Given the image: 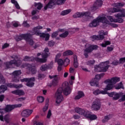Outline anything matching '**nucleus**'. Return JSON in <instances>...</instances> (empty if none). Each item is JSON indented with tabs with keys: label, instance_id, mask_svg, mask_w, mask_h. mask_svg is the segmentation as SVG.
<instances>
[{
	"label": "nucleus",
	"instance_id": "nucleus-1",
	"mask_svg": "<svg viewBox=\"0 0 125 125\" xmlns=\"http://www.w3.org/2000/svg\"><path fill=\"white\" fill-rule=\"evenodd\" d=\"M62 92L66 96L71 94L72 92V89L70 86H69V83L68 82H64L62 84V88H59L56 93V103L57 104H60L62 101L64 100L63 95H62Z\"/></svg>",
	"mask_w": 125,
	"mask_h": 125
},
{
	"label": "nucleus",
	"instance_id": "nucleus-2",
	"mask_svg": "<svg viewBox=\"0 0 125 125\" xmlns=\"http://www.w3.org/2000/svg\"><path fill=\"white\" fill-rule=\"evenodd\" d=\"M112 12L113 13L115 12H121L116 15H115L114 16L115 18H113V17L111 16H107V18L110 21V22H114V23H123L124 20L122 18L125 17V9H122V10L119 8H117L113 7L112 9Z\"/></svg>",
	"mask_w": 125,
	"mask_h": 125
},
{
	"label": "nucleus",
	"instance_id": "nucleus-3",
	"mask_svg": "<svg viewBox=\"0 0 125 125\" xmlns=\"http://www.w3.org/2000/svg\"><path fill=\"white\" fill-rule=\"evenodd\" d=\"M75 111L78 114L83 116L86 119H89L90 121H94L97 119V116L94 114H91L90 111L86 110L83 109L81 108L76 107L75 109Z\"/></svg>",
	"mask_w": 125,
	"mask_h": 125
},
{
	"label": "nucleus",
	"instance_id": "nucleus-4",
	"mask_svg": "<svg viewBox=\"0 0 125 125\" xmlns=\"http://www.w3.org/2000/svg\"><path fill=\"white\" fill-rule=\"evenodd\" d=\"M32 37L30 33H24L20 35H17L15 38L16 42H20L22 40H24L26 42H28L30 45L34 44V41L32 39Z\"/></svg>",
	"mask_w": 125,
	"mask_h": 125
},
{
	"label": "nucleus",
	"instance_id": "nucleus-5",
	"mask_svg": "<svg viewBox=\"0 0 125 125\" xmlns=\"http://www.w3.org/2000/svg\"><path fill=\"white\" fill-rule=\"evenodd\" d=\"M42 26L39 25L34 27L33 31H34L35 35L39 36L40 38H42V39H45V41L47 42V41L49 40L50 35L48 33H42L40 30H42Z\"/></svg>",
	"mask_w": 125,
	"mask_h": 125
},
{
	"label": "nucleus",
	"instance_id": "nucleus-6",
	"mask_svg": "<svg viewBox=\"0 0 125 125\" xmlns=\"http://www.w3.org/2000/svg\"><path fill=\"white\" fill-rule=\"evenodd\" d=\"M99 23H103V24H109V21L107 20V18L105 17H97L96 19H94L89 24V27L93 28L98 26Z\"/></svg>",
	"mask_w": 125,
	"mask_h": 125
},
{
	"label": "nucleus",
	"instance_id": "nucleus-7",
	"mask_svg": "<svg viewBox=\"0 0 125 125\" xmlns=\"http://www.w3.org/2000/svg\"><path fill=\"white\" fill-rule=\"evenodd\" d=\"M21 64H22V61L20 60H12L9 62H4V65L6 69H12L14 68L13 65H15L16 67H20Z\"/></svg>",
	"mask_w": 125,
	"mask_h": 125
},
{
	"label": "nucleus",
	"instance_id": "nucleus-8",
	"mask_svg": "<svg viewBox=\"0 0 125 125\" xmlns=\"http://www.w3.org/2000/svg\"><path fill=\"white\" fill-rule=\"evenodd\" d=\"M65 0H50L49 2L44 7V9L47 10L48 8H53V6L55 4L61 5L62 3H65Z\"/></svg>",
	"mask_w": 125,
	"mask_h": 125
},
{
	"label": "nucleus",
	"instance_id": "nucleus-9",
	"mask_svg": "<svg viewBox=\"0 0 125 125\" xmlns=\"http://www.w3.org/2000/svg\"><path fill=\"white\" fill-rule=\"evenodd\" d=\"M22 104H7L4 108H0V114H3V111H5L6 113H9V112H11L12 110L15 109V108H20Z\"/></svg>",
	"mask_w": 125,
	"mask_h": 125
},
{
	"label": "nucleus",
	"instance_id": "nucleus-10",
	"mask_svg": "<svg viewBox=\"0 0 125 125\" xmlns=\"http://www.w3.org/2000/svg\"><path fill=\"white\" fill-rule=\"evenodd\" d=\"M98 45H89L88 47H86L83 51V55L85 58H88V55L91 53L93 50H97L98 49Z\"/></svg>",
	"mask_w": 125,
	"mask_h": 125
},
{
	"label": "nucleus",
	"instance_id": "nucleus-11",
	"mask_svg": "<svg viewBox=\"0 0 125 125\" xmlns=\"http://www.w3.org/2000/svg\"><path fill=\"white\" fill-rule=\"evenodd\" d=\"M34 60L36 61V62H39V63H45V59H42V58L38 57H29L28 56H26L23 59V61H27L28 62H34Z\"/></svg>",
	"mask_w": 125,
	"mask_h": 125
},
{
	"label": "nucleus",
	"instance_id": "nucleus-12",
	"mask_svg": "<svg viewBox=\"0 0 125 125\" xmlns=\"http://www.w3.org/2000/svg\"><path fill=\"white\" fill-rule=\"evenodd\" d=\"M35 81L36 79L34 77H31L30 78H23V79L21 80V82L22 83H24V82L27 83L26 85L28 87H33V86L35 85V83H34V82Z\"/></svg>",
	"mask_w": 125,
	"mask_h": 125
},
{
	"label": "nucleus",
	"instance_id": "nucleus-13",
	"mask_svg": "<svg viewBox=\"0 0 125 125\" xmlns=\"http://www.w3.org/2000/svg\"><path fill=\"white\" fill-rule=\"evenodd\" d=\"M49 78L50 79V80H52V83H48L47 85L48 86H50L51 87L52 85L53 86H56L58 83V75H49Z\"/></svg>",
	"mask_w": 125,
	"mask_h": 125
},
{
	"label": "nucleus",
	"instance_id": "nucleus-14",
	"mask_svg": "<svg viewBox=\"0 0 125 125\" xmlns=\"http://www.w3.org/2000/svg\"><path fill=\"white\" fill-rule=\"evenodd\" d=\"M22 74L21 70H15L11 73V76L14 77L13 78V82L14 83H18L19 82V76Z\"/></svg>",
	"mask_w": 125,
	"mask_h": 125
},
{
	"label": "nucleus",
	"instance_id": "nucleus-15",
	"mask_svg": "<svg viewBox=\"0 0 125 125\" xmlns=\"http://www.w3.org/2000/svg\"><path fill=\"white\" fill-rule=\"evenodd\" d=\"M89 17L90 16V12H77L74 15H73V18H82V17Z\"/></svg>",
	"mask_w": 125,
	"mask_h": 125
},
{
	"label": "nucleus",
	"instance_id": "nucleus-16",
	"mask_svg": "<svg viewBox=\"0 0 125 125\" xmlns=\"http://www.w3.org/2000/svg\"><path fill=\"white\" fill-rule=\"evenodd\" d=\"M109 97H112L113 100H119L121 98V96H123V93H117V92H111L108 93Z\"/></svg>",
	"mask_w": 125,
	"mask_h": 125
},
{
	"label": "nucleus",
	"instance_id": "nucleus-17",
	"mask_svg": "<svg viewBox=\"0 0 125 125\" xmlns=\"http://www.w3.org/2000/svg\"><path fill=\"white\" fill-rule=\"evenodd\" d=\"M103 4V1L102 0H97L94 3L92 7L91 8V11L94 12L95 10L98 9L99 7H101Z\"/></svg>",
	"mask_w": 125,
	"mask_h": 125
},
{
	"label": "nucleus",
	"instance_id": "nucleus-18",
	"mask_svg": "<svg viewBox=\"0 0 125 125\" xmlns=\"http://www.w3.org/2000/svg\"><path fill=\"white\" fill-rule=\"evenodd\" d=\"M100 108H101V103L100 101H95L93 102L92 109L94 111H98L100 110Z\"/></svg>",
	"mask_w": 125,
	"mask_h": 125
},
{
	"label": "nucleus",
	"instance_id": "nucleus-19",
	"mask_svg": "<svg viewBox=\"0 0 125 125\" xmlns=\"http://www.w3.org/2000/svg\"><path fill=\"white\" fill-rule=\"evenodd\" d=\"M120 80L121 79H120V78L115 77L112 78L111 79H108L107 80H106L104 81V83H109L116 84L117 83H119V82H120Z\"/></svg>",
	"mask_w": 125,
	"mask_h": 125
},
{
	"label": "nucleus",
	"instance_id": "nucleus-20",
	"mask_svg": "<svg viewBox=\"0 0 125 125\" xmlns=\"http://www.w3.org/2000/svg\"><path fill=\"white\" fill-rule=\"evenodd\" d=\"M33 113V110L25 109L22 111L21 116L24 118H28Z\"/></svg>",
	"mask_w": 125,
	"mask_h": 125
},
{
	"label": "nucleus",
	"instance_id": "nucleus-21",
	"mask_svg": "<svg viewBox=\"0 0 125 125\" xmlns=\"http://www.w3.org/2000/svg\"><path fill=\"white\" fill-rule=\"evenodd\" d=\"M26 66L27 67V70H28L29 72H31L33 75L37 74V70L36 69V67L33 66L32 65V64L29 63H27Z\"/></svg>",
	"mask_w": 125,
	"mask_h": 125
},
{
	"label": "nucleus",
	"instance_id": "nucleus-22",
	"mask_svg": "<svg viewBox=\"0 0 125 125\" xmlns=\"http://www.w3.org/2000/svg\"><path fill=\"white\" fill-rule=\"evenodd\" d=\"M103 67H104V63L101 62L99 65H96L95 66V72H97V73L102 72Z\"/></svg>",
	"mask_w": 125,
	"mask_h": 125
},
{
	"label": "nucleus",
	"instance_id": "nucleus-23",
	"mask_svg": "<svg viewBox=\"0 0 125 125\" xmlns=\"http://www.w3.org/2000/svg\"><path fill=\"white\" fill-rule=\"evenodd\" d=\"M44 53H42V59L45 60V62H46V58L49 56V49L47 47L45 48L44 50Z\"/></svg>",
	"mask_w": 125,
	"mask_h": 125
},
{
	"label": "nucleus",
	"instance_id": "nucleus-24",
	"mask_svg": "<svg viewBox=\"0 0 125 125\" xmlns=\"http://www.w3.org/2000/svg\"><path fill=\"white\" fill-rule=\"evenodd\" d=\"M104 63V66L102 68V72H107V70L110 67V65H108L110 63V61H107L106 62H103Z\"/></svg>",
	"mask_w": 125,
	"mask_h": 125
},
{
	"label": "nucleus",
	"instance_id": "nucleus-25",
	"mask_svg": "<svg viewBox=\"0 0 125 125\" xmlns=\"http://www.w3.org/2000/svg\"><path fill=\"white\" fill-rule=\"evenodd\" d=\"M8 87H10V88H21V87H23V85L21 84H12V83H8L6 84Z\"/></svg>",
	"mask_w": 125,
	"mask_h": 125
},
{
	"label": "nucleus",
	"instance_id": "nucleus-26",
	"mask_svg": "<svg viewBox=\"0 0 125 125\" xmlns=\"http://www.w3.org/2000/svg\"><path fill=\"white\" fill-rule=\"evenodd\" d=\"M11 93H12V94H15V95H19L20 96L21 95H24V94H25L24 91L20 89L12 91Z\"/></svg>",
	"mask_w": 125,
	"mask_h": 125
},
{
	"label": "nucleus",
	"instance_id": "nucleus-27",
	"mask_svg": "<svg viewBox=\"0 0 125 125\" xmlns=\"http://www.w3.org/2000/svg\"><path fill=\"white\" fill-rule=\"evenodd\" d=\"M91 38L93 40V41H100L104 39V35H93Z\"/></svg>",
	"mask_w": 125,
	"mask_h": 125
},
{
	"label": "nucleus",
	"instance_id": "nucleus-28",
	"mask_svg": "<svg viewBox=\"0 0 125 125\" xmlns=\"http://www.w3.org/2000/svg\"><path fill=\"white\" fill-rule=\"evenodd\" d=\"M84 96V93H83V92L82 91H79L78 92V95L75 96V97L74 98V99L75 100H78L79 99H81V98H82V97H83Z\"/></svg>",
	"mask_w": 125,
	"mask_h": 125
},
{
	"label": "nucleus",
	"instance_id": "nucleus-29",
	"mask_svg": "<svg viewBox=\"0 0 125 125\" xmlns=\"http://www.w3.org/2000/svg\"><path fill=\"white\" fill-rule=\"evenodd\" d=\"M111 119V115H108L104 116V119L102 120V123L105 124V123H107L109 122Z\"/></svg>",
	"mask_w": 125,
	"mask_h": 125
},
{
	"label": "nucleus",
	"instance_id": "nucleus-30",
	"mask_svg": "<svg viewBox=\"0 0 125 125\" xmlns=\"http://www.w3.org/2000/svg\"><path fill=\"white\" fill-rule=\"evenodd\" d=\"M115 89H125V87H124V84H123V82H120V83H117L115 86Z\"/></svg>",
	"mask_w": 125,
	"mask_h": 125
},
{
	"label": "nucleus",
	"instance_id": "nucleus-31",
	"mask_svg": "<svg viewBox=\"0 0 125 125\" xmlns=\"http://www.w3.org/2000/svg\"><path fill=\"white\" fill-rule=\"evenodd\" d=\"M74 53L70 50H66L63 53L62 55L63 56H68L73 55Z\"/></svg>",
	"mask_w": 125,
	"mask_h": 125
},
{
	"label": "nucleus",
	"instance_id": "nucleus-32",
	"mask_svg": "<svg viewBox=\"0 0 125 125\" xmlns=\"http://www.w3.org/2000/svg\"><path fill=\"white\" fill-rule=\"evenodd\" d=\"M114 7H117V8H119V7H124L125 6V3L122 2H117L114 3L113 4Z\"/></svg>",
	"mask_w": 125,
	"mask_h": 125
},
{
	"label": "nucleus",
	"instance_id": "nucleus-33",
	"mask_svg": "<svg viewBox=\"0 0 125 125\" xmlns=\"http://www.w3.org/2000/svg\"><path fill=\"white\" fill-rule=\"evenodd\" d=\"M74 67L76 69L79 67V62H78V58H77V56H75L74 57Z\"/></svg>",
	"mask_w": 125,
	"mask_h": 125
},
{
	"label": "nucleus",
	"instance_id": "nucleus-34",
	"mask_svg": "<svg viewBox=\"0 0 125 125\" xmlns=\"http://www.w3.org/2000/svg\"><path fill=\"white\" fill-rule=\"evenodd\" d=\"M7 90V87L5 85H1L0 86V93H4V91Z\"/></svg>",
	"mask_w": 125,
	"mask_h": 125
},
{
	"label": "nucleus",
	"instance_id": "nucleus-35",
	"mask_svg": "<svg viewBox=\"0 0 125 125\" xmlns=\"http://www.w3.org/2000/svg\"><path fill=\"white\" fill-rule=\"evenodd\" d=\"M114 87V84L112 83H108L106 86L105 87V90H111V89H113V88Z\"/></svg>",
	"mask_w": 125,
	"mask_h": 125
},
{
	"label": "nucleus",
	"instance_id": "nucleus-36",
	"mask_svg": "<svg viewBox=\"0 0 125 125\" xmlns=\"http://www.w3.org/2000/svg\"><path fill=\"white\" fill-rule=\"evenodd\" d=\"M72 11V10L71 9H67L65 10L62 11L61 15H62V16H65V15H67V14H69L70 12Z\"/></svg>",
	"mask_w": 125,
	"mask_h": 125
},
{
	"label": "nucleus",
	"instance_id": "nucleus-37",
	"mask_svg": "<svg viewBox=\"0 0 125 125\" xmlns=\"http://www.w3.org/2000/svg\"><path fill=\"white\" fill-rule=\"evenodd\" d=\"M68 36H69V32L68 31H66L64 33L61 34L59 35V37L60 38H67Z\"/></svg>",
	"mask_w": 125,
	"mask_h": 125
},
{
	"label": "nucleus",
	"instance_id": "nucleus-38",
	"mask_svg": "<svg viewBox=\"0 0 125 125\" xmlns=\"http://www.w3.org/2000/svg\"><path fill=\"white\" fill-rule=\"evenodd\" d=\"M35 6L36 7H37V9L38 10H41V9H42V8L43 5H42V4L41 3H35Z\"/></svg>",
	"mask_w": 125,
	"mask_h": 125
},
{
	"label": "nucleus",
	"instance_id": "nucleus-39",
	"mask_svg": "<svg viewBox=\"0 0 125 125\" xmlns=\"http://www.w3.org/2000/svg\"><path fill=\"white\" fill-rule=\"evenodd\" d=\"M40 70H41V71H42V72H44V71H46V70H48L47 64H45L42 65L40 67Z\"/></svg>",
	"mask_w": 125,
	"mask_h": 125
},
{
	"label": "nucleus",
	"instance_id": "nucleus-40",
	"mask_svg": "<svg viewBox=\"0 0 125 125\" xmlns=\"http://www.w3.org/2000/svg\"><path fill=\"white\" fill-rule=\"evenodd\" d=\"M90 84L91 86H95V85L97 86L98 85V81L94 80L93 81L90 82Z\"/></svg>",
	"mask_w": 125,
	"mask_h": 125
},
{
	"label": "nucleus",
	"instance_id": "nucleus-41",
	"mask_svg": "<svg viewBox=\"0 0 125 125\" xmlns=\"http://www.w3.org/2000/svg\"><path fill=\"white\" fill-rule=\"evenodd\" d=\"M94 63H95V61L89 60V61H88L86 62V65H88V66H92V65H94Z\"/></svg>",
	"mask_w": 125,
	"mask_h": 125
},
{
	"label": "nucleus",
	"instance_id": "nucleus-42",
	"mask_svg": "<svg viewBox=\"0 0 125 125\" xmlns=\"http://www.w3.org/2000/svg\"><path fill=\"white\" fill-rule=\"evenodd\" d=\"M110 44H111V42L110 41H105L104 43H103L101 44V46H102V47H106V46H107V45H110Z\"/></svg>",
	"mask_w": 125,
	"mask_h": 125
},
{
	"label": "nucleus",
	"instance_id": "nucleus-43",
	"mask_svg": "<svg viewBox=\"0 0 125 125\" xmlns=\"http://www.w3.org/2000/svg\"><path fill=\"white\" fill-rule=\"evenodd\" d=\"M59 33V31H56L54 32L51 35V38L52 39H55L58 36V34Z\"/></svg>",
	"mask_w": 125,
	"mask_h": 125
},
{
	"label": "nucleus",
	"instance_id": "nucleus-44",
	"mask_svg": "<svg viewBox=\"0 0 125 125\" xmlns=\"http://www.w3.org/2000/svg\"><path fill=\"white\" fill-rule=\"evenodd\" d=\"M57 62L59 66H63V64H64V61L62 59L58 60Z\"/></svg>",
	"mask_w": 125,
	"mask_h": 125
},
{
	"label": "nucleus",
	"instance_id": "nucleus-45",
	"mask_svg": "<svg viewBox=\"0 0 125 125\" xmlns=\"http://www.w3.org/2000/svg\"><path fill=\"white\" fill-rule=\"evenodd\" d=\"M37 100L39 103H42L44 101V98L42 96H40L37 98Z\"/></svg>",
	"mask_w": 125,
	"mask_h": 125
},
{
	"label": "nucleus",
	"instance_id": "nucleus-46",
	"mask_svg": "<svg viewBox=\"0 0 125 125\" xmlns=\"http://www.w3.org/2000/svg\"><path fill=\"white\" fill-rule=\"evenodd\" d=\"M119 64H120V61H119L117 60H114V61H113L111 62V64L114 65V66H118V65H119Z\"/></svg>",
	"mask_w": 125,
	"mask_h": 125
},
{
	"label": "nucleus",
	"instance_id": "nucleus-47",
	"mask_svg": "<svg viewBox=\"0 0 125 125\" xmlns=\"http://www.w3.org/2000/svg\"><path fill=\"white\" fill-rule=\"evenodd\" d=\"M3 120L5 123H7V124L9 123V117H8V115H5Z\"/></svg>",
	"mask_w": 125,
	"mask_h": 125
},
{
	"label": "nucleus",
	"instance_id": "nucleus-48",
	"mask_svg": "<svg viewBox=\"0 0 125 125\" xmlns=\"http://www.w3.org/2000/svg\"><path fill=\"white\" fill-rule=\"evenodd\" d=\"M48 44L49 46L51 47L52 46H54V45L55 44V42L53 41H49L48 42Z\"/></svg>",
	"mask_w": 125,
	"mask_h": 125
},
{
	"label": "nucleus",
	"instance_id": "nucleus-49",
	"mask_svg": "<svg viewBox=\"0 0 125 125\" xmlns=\"http://www.w3.org/2000/svg\"><path fill=\"white\" fill-rule=\"evenodd\" d=\"M0 83L1 84L2 83H5V79L3 76H2L0 77Z\"/></svg>",
	"mask_w": 125,
	"mask_h": 125
},
{
	"label": "nucleus",
	"instance_id": "nucleus-50",
	"mask_svg": "<svg viewBox=\"0 0 125 125\" xmlns=\"http://www.w3.org/2000/svg\"><path fill=\"white\" fill-rule=\"evenodd\" d=\"M93 94L94 95H99L100 94V90L99 89H97V90H95L93 91Z\"/></svg>",
	"mask_w": 125,
	"mask_h": 125
},
{
	"label": "nucleus",
	"instance_id": "nucleus-51",
	"mask_svg": "<svg viewBox=\"0 0 125 125\" xmlns=\"http://www.w3.org/2000/svg\"><path fill=\"white\" fill-rule=\"evenodd\" d=\"M108 93H109L108 92H107V90H100V94H103V95H105V94H107L108 95Z\"/></svg>",
	"mask_w": 125,
	"mask_h": 125
},
{
	"label": "nucleus",
	"instance_id": "nucleus-52",
	"mask_svg": "<svg viewBox=\"0 0 125 125\" xmlns=\"http://www.w3.org/2000/svg\"><path fill=\"white\" fill-rule=\"evenodd\" d=\"M9 47V43H5L2 46V49H5V48H7V47Z\"/></svg>",
	"mask_w": 125,
	"mask_h": 125
},
{
	"label": "nucleus",
	"instance_id": "nucleus-53",
	"mask_svg": "<svg viewBox=\"0 0 125 125\" xmlns=\"http://www.w3.org/2000/svg\"><path fill=\"white\" fill-rule=\"evenodd\" d=\"M63 62H64V64H66V65H69V64H70V60L68 58H66L63 61Z\"/></svg>",
	"mask_w": 125,
	"mask_h": 125
},
{
	"label": "nucleus",
	"instance_id": "nucleus-54",
	"mask_svg": "<svg viewBox=\"0 0 125 125\" xmlns=\"http://www.w3.org/2000/svg\"><path fill=\"white\" fill-rule=\"evenodd\" d=\"M125 63V57L121 58L119 59V64Z\"/></svg>",
	"mask_w": 125,
	"mask_h": 125
},
{
	"label": "nucleus",
	"instance_id": "nucleus-55",
	"mask_svg": "<svg viewBox=\"0 0 125 125\" xmlns=\"http://www.w3.org/2000/svg\"><path fill=\"white\" fill-rule=\"evenodd\" d=\"M22 25L24 27H30V24L27 23V21H24Z\"/></svg>",
	"mask_w": 125,
	"mask_h": 125
},
{
	"label": "nucleus",
	"instance_id": "nucleus-56",
	"mask_svg": "<svg viewBox=\"0 0 125 125\" xmlns=\"http://www.w3.org/2000/svg\"><path fill=\"white\" fill-rule=\"evenodd\" d=\"M44 78H45V75H44V74H42L41 73L38 74V79H44Z\"/></svg>",
	"mask_w": 125,
	"mask_h": 125
},
{
	"label": "nucleus",
	"instance_id": "nucleus-57",
	"mask_svg": "<svg viewBox=\"0 0 125 125\" xmlns=\"http://www.w3.org/2000/svg\"><path fill=\"white\" fill-rule=\"evenodd\" d=\"M108 25H110L111 27L113 28H117L118 27V24H115V23H110V21H109V23L107 24Z\"/></svg>",
	"mask_w": 125,
	"mask_h": 125
},
{
	"label": "nucleus",
	"instance_id": "nucleus-58",
	"mask_svg": "<svg viewBox=\"0 0 125 125\" xmlns=\"http://www.w3.org/2000/svg\"><path fill=\"white\" fill-rule=\"evenodd\" d=\"M51 115H52L51 110L50 109H49L48 111V113L47 115V119H50V117H51Z\"/></svg>",
	"mask_w": 125,
	"mask_h": 125
},
{
	"label": "nucleus",
	"instance_id": "nucleus-59",
	"mask_svg": "<svg viewBox=\"0 0 125 125\" xmlns=\"http://www.w3.org/2000/svg\"><path fill=\"white\" fill-rule=\"evenodd\" d=\"M101 78H100V75H99V74H97L95 76V78L94 79L95 81H97V82H98L99 81V80H100Z\"/></svg>",
	"mask_w": 125,
	"mask_h": 125
},
{
	"label": "nucleus",
	"instance_id": "nucleus-60",
	"mask_svg": "<svg viewBox=\"0 0 125 125\" xmlns=\"http://www.w3.org/2000/svg\"><path fill=\"white\" fill-rule=\"evenodd\" d=\"M47 66L48 69H52V67H53V63L51 62L50 63L48 64V65L47 64Z\"/></svg>",
	"mask_w": 125,
	"mask_h": 125
},
{
	"label": "nucleus",
	"instance_id": "nucleus-61",
	"mask_svg": "<svg viewBox=\"0 0 125 125\" xmlns=\"http://www.w3.org/2000/svg\"><path fill=\"white\" fill-rule=\"evenodd\" d=\"M48 109V105L45 104V106H44L43 108V112H46Z\"/></svg>",
	"mask_w": 125,
	"mask_h": 125
},
{
	"label": "nucleus",
	"instance_id": "nucleus-62",
	"mask_svg": "<svg viewBox=\"0 0 125 125\" xmlns=\"http://www.w3.org/2000/svg\"><path fill=\"white\" fill-rule=\"evenodd\" d=\"M4 100V95H0V102H2Z\"/></svg>",
	"mask_w": 125,
	"mask_h": 125
},
{
	"label": "nucleus",
	"instance_id": "nucleus-63",
	"mask_svg": "<svg viewBox=\"0 0 125 125\" xmlns=\"http://www.w3.org/2000/svg\"><path fill=\"white\" fill-rule=\"evenodd\" d=\"M82 69L83 71H84V72H88L89 73H90V70H88V69L85 67H82Z\"/></svg>",
	"mask_w": 125,
	"mask_h": 125
},
{
	"label": "nucleus",
	"instance_id": "nucleus-64",
	"mask_svg": "<svg viewBox=\"0 0 125 125\" xmlns=\"http://www.w3.org/2000/svg\"><path fill=\"white\" fill-rule=\"evenodd\" d=\"M37 12H38L37 10H33L31 12V14L33 16L35 15V14H37Z\"/></svg>",
	"mask_w": 125,
	"mask_h": 125
}]
</instances>
